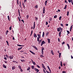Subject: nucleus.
Returning a JSON list of instances; mask_svg holds the SVG:
<instances>
[{
  "instance_id": "1",
  "label": "nucleus",
  "mask_w": 73,
  "mask_h": 73,
  "mask_svg": "<svg viewBox=\"0 0 73 73\" xmlns=\"http://www.w3.org/2000/svg\"><path fill=\"white\" fill-rule=\"evenodd\" d=\"M34 70H35V71H36V72H37V73H38V72L40 71V70H39L36 68H35Z\"/></svg>"
},
{
  "instance_id": "2",
  "label": "nucleus",
  "mask_w": 73,
  "mask_h": 73,
  "mask_svg": "<svg viewBox=\"0 0 73 73\" xmlns=\"http://www.w3.org/2000/svg\"><path fill=\"white\" fill-rule=\"evenodd\" d=\"M44 44H45V42L43 40L41 42V46H42V45Z\"/></svg>"
},
{
  "instance_id": "3",
  "label": "nucleus",
  "mask_w": 73,
  "mask_h": 73,
  "mask_svg": "<svg viewBox=\"0 0 73 73\" xmlns=\"http://www.w3.org/2000/svg\"><path fill=\"white\" fill-rule=\"evenodd\" d=\"M13 55H11L10 56H9V58H10V59H13Z\"/></svg>"
},
{
  "instance_id": "4",
  "label": "nucleus",
  "mask_w": 73,
  "mask_h": 73,
  "mask_svg": "<svg viewBox=\"0 0 73 73\" xmlns=\"http://www.w3.org/2000/svg\"><path fill=\"white\" fill-rule=\"evenodd\" d=\"M33 46V48H34L35 49H36L37 50H38V49L37 48V47H36V46Z\"/></svg>"
},
{
  "instance_id": "5",
  "label": "nucleus",
  "mask_w": 73,
  "mask_h": 73,
  "mask_svg": "<svg viewBox=\"0 0 73 73\" xmlns=\"http://www.w3.org/2000/svg\"><path fill=\"white\" fill-rule=\"evenodd\" d=\"M33 36L35 38H36L37 37V35H36V34L35 33H34Z\"/></svg>"
},
{
  "instance_id": "6",
  "label": "nucleus",
  "mask_w": 73,
  "mask_h": 73,
  "mask_svg": "<svg viewBox=\"0 0 73 73\" xmlns=\"http://www.w3.org/2000/svg\"><path fill=\"white\" fill-rule=\"evenodd\" d=\"M45 7H44L43 9V13H45Z\"/></svg>"
},
{
  "instance_id": "7",
  "label": "nucleus",
  "mask_w": 73,
  "mask_h": 73,
  "mask_svg": "<svg viewBox=\"0 0 73 73\" xmlns=\"http://www.w3.org/2000/svg\"><path fill=\"white\" fill-rule=\"evenodd\" d=\"M38 37H39V38H41V34H37Z\"/></svg>"
},
{
  "instance_id": "8",
  "label": "nucleus",
  "mask_w": 73,
  "mask_h": 73,
  "mask_svg": "<svg viewBox=\"0 0 73 73\" xmlns=\"http://www.w3.org/2000/svg\"><path fill=\"white\" fill-rule=\"evenodd\" d=\"M35 28V22H34L33 29H34Z\"/></svg>"
},
{
  "instance_id": "9",
  "label": "nucleus",
  "mask_w": 73,
  "mask_h": 73,
  "mask_svg": "<svg viewBox=\"0 0 73 73\" xmlns=\"http://www.w3.org/2000/svg\"><path fill=\"white\" fill-rule=\"evenodd\" d=\"M29 52H31V53H32V54H35V52H32V51L30 50Z\"/></svg>"
},
{
  "instance_id": "10",
  "label": "nucleus",
  "mask_w": 73,
  "mask_h": 73,
  "mask_svg": "<svg viewBox=\"0 0 73 73\" xmlns=\"http://www.w3.org/2000/svg\"><path fill=\"white\" fill-rule=\"evenodd\" d=\"M47 40L48 41V42L49 43H50V39L49 38H48L47 39Z\"/></svg>"
},
{
  "instance_id": "11",
  "label": "nucleus",
  "mask_w": 73,
  "mask_h": 73,
  "mask_svg": "<svg viewBox=\"0 0 73 73\" xmlns=\"http://www.w3.org/2000/svg\"><path fill=\"white\" fill-rule=\"evenodd\" d=\"M47 2H48V1H46L44 3L45 6H46V4H47Z\"/></svg>"
},
{
  "instance_id": "12",
  "label": "nucleus",
  "mask_w": 73,
  "mask_h": 73,
  "mask_svg": "<svg viewBox=\"0 0 73 73\" xmlns=\"http://www.w3.org/2000/svg\"><path fill=\"white\" fill-rule=\"evenodd\" d=\"M15 68H16V67H15V66H13L12 67V70H14V69H15Z\"/></svg>"
},
{
  "instance_id": "13",
  "label": "nucleus",
  "mask_w": 73,
  "mask_h": 73,
  "mask_svg": "<svg viewBox=\"0 0 73 73\" xmlns=\"http://www.w3.org/2000/svg\"><path fill=\"white\" fill-rule=\"evenodd\" d=\"M17 46H24V45H21L20 44H17Z\"/></svg>"
},
{
  "instance_id": "14",
  "label": "nucleus",
  "mask_w": 73,
  "mask_h": 73,
  "mask_svg": "<svg viewBox=\"0 0 73 73\" xmlns=\"http://www.w3.org/2000/svg\"><path fill=\"white\" fill-rule=\"evenodd\" d=\"M51 53L52 54V55H54V53H53V50L51 51Z\"/></svg>"
},
{
  "instance_id": "15",
  "label": "nucleus",
  "mask_w": 73,
  "mask_h": 73,
  "mask_svg": "<svg viewBox=\"0 0 73 73\" xmlns=\"http://www.w3.org/2000/svg\"><path fill=\"white\" fill-rule=\"evenodd\" d=\"M22 48H23V47H20L18 49V50H21V49Z\"/></svg>"
},
{
  "instance_id": "16",
  "label": "nucleus",
  "mask_w": 73,
  "mask_h": 73,
  "mask_svg": "<svg viewBox=\"0 0 73 73\" xmlns=\"http://www.w3.org/2000/svg\"><path fill=\"white\" fill-rule=\"evenodd\" d=\"M49 32H47L46 33V36H47L49 34Z\"/></svg>"
},
{
  "instance_id": "17",
  "label": "nucleus",
  "mask_w": 73,
  "mask_h": 73,
  "mask_svg": "<svg viewBox=\"0 0 73 73\" xmlns=\"http://www.w3.org/2000/svg\"><path fill=\"white\" fill-rule=\"evenodd\" d=\"M61 32H60L59 33V37H61Z\"/></svg>"
},
{
  "instance_id": "18",
  "label": "nucleus",
  "mask_w": 73,
  "mask_h": 73,
  "mask_svg": "<svg viewBox=\"0 0 73 73\" xmlns=\"http://www.w3.org/2000/svg\"><path fill=\"white\" fill-rule=\"evenodd\" d=\"M42 66L43 68L45 67V66H44V64H43L42 63Z\"/></svg>"
},
{
  "instance_id": "19",
  "label": "nucleus",
  "mask_w": 73,
  "mask_h": 73,
  "mask_svg": "<svg viewBox=\"0 0 73 73\" xmlns=\"http://www.w3.org/2000/svg\"><path fill=\"white\" fill-rule=\"evenodd\" d=\"M45 35V33H44V32H43V34H42V37H44V35Z\"/></svg>"
},
{
  "instance_id": "20",
  "label": "nucleus",
  "mask_w": 73,
  "mask_h": 73,
  "mask_svg": "<svg viewBox=\"0 0 73 73\" xmlns=\"http://www.w3.org/2000/svg\"><path fill=\"white\" fill-rule=\"evenodd\" d=\"M41 53H42V55H44V51L43 50H41Z\"/></svg>"
},
{
  "instance_id": "21",
  "label": "nucleus",
  "mask_w": 73,
  "mask_h": 73,
  "mask_svg": "<svg viewBox=\"0 0 73 73\" xmlns=\"http://www.w3.org/2000/svg\"><path fill=\"white\" fill-rule=\"evenodd\" d=\"M59 28L60 29V30L61 31V32H62V29L61 28V27H59Z\"/></svg>"
},
{
  "instance_id": "22",
  "label": "nucleus",
  "mask_w": 73,
  "mask_h": 73,
  "mask_svg": "<svg viewBox=\"0 0 73 73\" xmlns=\"http://www.w3.org/2000/svg\"><path fill=\"white\" fill-rule=\"evenodd\" d=\"M57 31L58 32H60V28H58L57 29Z\"/></svg>"
},
{
  "instance_id": "23",
  "label": "nucleus",
  "mask_w": 73,
  "mask_h": 73,
  "mask_svg": "<svg viewBox=\"0 0 73 73\" xmlns=\"http://www.w3.org/2000/svg\"><path fill=\"white\" fill-rule=\"evenodd\" d=\"M67 46L68 47V49H70V47L69 46V44H67Z\"/></svg>"
},
{
  "instance_id": "24",
  "label": "nucleus",
  "mask_w": 73,
  "mask_h": 73,
  "mask_svg": "<svg viewBox=\"0 0 73 73\" xmlns=\"http://www.w3.org/2000/svg\"><path fill=\"white\" fill-rule=\"evenodd\" d=\"M67 7V5H65V7L64 8V9H66Z\"/></svg>"
},
{
  "instance_id": "25",
  "label": "nucleus",
  "mask_w": 73,
  "mask_h": 73,
  "mask_svg": "<svg viewBox=\"0 0 73 73\" xmlns=\"http://www.w3.org/2000/svg\"><path fill=\"white\" fill-rule=\"evenodd\" d=\"M61 55V53H60L59 55V58H60Z\"/></svg>"
},
{
  "instance_id": "26",
  "label": "nucleus",
  "mask_w": 73,
  "mask_h": 73,
  "mask_svg": "<svg viewBox=\"0 0 73 73\" xmlns=\"http://www.w3.org/2000/svg\"><path fill=\"white\" fill-rule=\"evenodd\" d=\"M3 68H7V67L6 66H5V65L4 64H3Z\"/></svg>"
},
{
  "instance_id": "27",
  "label": "nucleus",
  "mask_w": 73,
  "mask_h": 73,
  "mask_svg": "<svg viewBox=\"0 0 73 73\" xmlns=\"http://www.w3.org/2000/svg\"><path fill=\"white\" fill-rule=\"evenodd\" d=\"M40 56V57H41L42 58H43V57H44V56L42 55H41Z\"/></svg>"
},
{
  "instance_id": "28",
  "label": "nucleus",
  "mask_w": 73,
  "mask_h": 73,
  "mask_svg": "<svg viewBox=\"0 0 73 73\" xmlns=\"http://www.w3.org/2000/svg\"><path fill=\"white\" fill-rule=\"evenodd\" d=\"M32 68L33 69H34L35 68V66H31Z\"/></svg>"
},
{
  "instance_id": "29",
  "label": "nucleus",
  "mask_w": 73,
  "mask_h": 73,
  "mask_svg": "<svg viewBox=\"0 0 73 73\" xmlns=\"http://www.w3.org/2000/svg\"><path fill=\"white\" fill-rule=\"evenodd\" d=\"M35 8H38V5H36V6H35Z\"/></svg>"
},
{
  "instance_id": "30",
  "label": "nucleus",
  "mask_w": 73,
  "mask_h": 73,
  "mask_svg": "<svg viewBox=\"0 0 73 73\" xmlns=\"http://www.w3.org/2000/svg\"><path fill=\"white\" fill-rule=\"evenodd\" d=\"M39 38H40L38 37H37V41H39Z\"/></svg>"
},
{
  "instance_id": "31",
  "label": "nucleus",
  "mask_w": 73,
  "mask_h": 73,
  "mask_svg": "<svg viewBox=\"0 0 73 73\" xmlns=\"http://www.w3.org/2000/svg\"><path fill=\"white\" fill-rule=\"evenodd\" d=\"M54 17V19H56V18H57V15H55Z\"/></svg>"
},
{
  "instance_id": "32",
  "label": "nucleus",
  "mask_w": 73,
  "mask_h": 73,
  "mask_svg": "<svg viewBox=\"0 0 73 73\" xmlns=\"http://www.w3.org/2000/svg\"><path fill=\"white\" fill-rule=\"evenodd\" d=\"M69 12L68 11L67 12V16H69Z\"/></svg>"
},
{
  "instance_id": "33",
  "label": "nucleus",
  "mask_w": 73,
  "mask_h": 73,
  "mask_svg": "<svg viewBox=\"0 0 73 73\" xmlns=\"http://www.w3.org/2000/svg\"><path fill=\"white\" fill-rule=\"evenodd\" d=\"M32 62L33 64V65H36V63H35V62Z\"/></svg>"
},
{
  "instance_id": "34",
  "label": "nucleus",
  "mask_w": 73,
  "mask_h": 73,
  "mask_svg": "<svg viewBox=\"0 0 73 73\" xmlns=\"http://www.w3.org/2000/svg\"><path fill=\"white\" fill-rule=\"evenodd\" d=\"M73 25H72L70 27V29H72V28H73Z\"/></svg>"
},
{
  "instance_id": "35",
  "label": "nucleus",
  "mask_w": 73,
  "mask_h": 73,
  "mask_svg": "<svg viewBox=\"0 0 73 73\" xmlns=\"http://www.w3.org/2000/svg\"><path fill=\"white\" fill-rule=\"evenodd\" d=\"M60 66H62V61H61L60 62Z\"/></svg>"
},
{
  "instance_id": "36",
  "label": "nucleus",
  "mask_w": 73,
  "mask_h": 73,
  "mask_svg": "<svg viewBox=\"0 0 73 73\" xmlns=\"http://www.w3.org/2000/svg\"><path fill=\"white\" fill-rule=\"evenodd\" d=\"M41 48H42L41 50H44L45 49V48L44 47H42Z\"/></svg>"
},
{
  "instance_id": "37",
  "label": "nucleus",
  "mask_w": 73,
  "mask_h": 73,
  "mask_svg": "<svg viewBox=\"0 0 73 73\" xmlns=\"http://www.w3.org/2000/svg\"><path fill=\"white\" fill-rule=\"evenodd\" d=\"M18 68L19 69H21V66L20 65L18 66Z\"/></svg>"
},
{
  "instance_id": "38",
  "label": "nucleus",
  "mask_w": 73,
  "mask_h": 73,
  "mask_svg": "<svg viewBox=\"0 0 73 73\" xmlns=\"http://www.w3.org/2000/svg\"><path fill=\"white\" fill-rule=\"evenodd\" d=\"M7 17L8 20H10V19H9V16H8Z\"/></svg>"
},
{
  "instance_id": "39",
  "label": "nucleus",
  "mask_w": 73,
  "mask_h": 73,
  "mask_svg": "<svg viewBox=\"0 0 73 73\" xmlns=\"http://www.w3.org/2000/svg\"><path fill=\"white\" fill-rule=\"evenodd\" d=\"M40 42H41V40H39V41H38V44H40Z\"/></svg>"
},
{
  "instance_id": "40",
  "label": "nucleus",
  "mask_w": 73,
  "mask_h": 73,
  "mask_svg": "<svg viewBox=\"0 0 73 73\" xmlns=\"http://www.w3.org/2000/svg\"><path fill=\"white\" fill-rule=\"evenodd\" d=\"M67 32L68 34H69L70 33V32H69V31L67 30Z\"/></svg>"
},
{
  "instance_id": "41",
  "label": "nucleus",
  "mask_w": 73,
  "mask_h": 73,
  "mask_svg": "<svg viewBox=\"0 0 73 73\" xmlns=\"http://www.w3.org/2000/svg\"><path fill=\"white\" fill-rule=\"evenodd\" d=\"M17 3L18 5H19V0H17Z\"/></svg>"
},
{
  "instance_id": "42",
  "label": "nucleus",
  "mask_w": 73,
  "mask_h": 73,
  "mask_svg": "<svg viewBox=\"0 0 73 73\" xmlns=\"http://www.w3.org/2000/svg\"><path fill=\"white\" fill-rule=\"evenodd\" d=\"M9 30H11L12 29V26H11L9 28Z\"/></svg>"
},
{
  "instance_id": "43",
  "label": "nucleus",
  "mask_w": 73,
  "mask_h": 73,
  "mask_svg": "<svg viewBox=\"0 0 73 73\" xmlns=\"http://www.w3.org/2000/svg\"><path fill=\"white\" fill-rule=\"evenodd\" d=\"M38 19V18L37 17H35V20L37 21Z\"/></svg>"
},
{
  "instance_id": "44",
  "label": "nucleus",
  "mask_w": 73,
  "mask_h": 73,
  "mask_svg": "<svg viewBox=\"0 0 73 73\" xmlns=\"http://www.w3.org/2000/svg\"><path fill=\"white\" fill-rule=\"evenodd\" d=\"M6 57H7V58H9V56H8V55H6Z\"/></svg>"
},
{
  "instance_id": "45",
  "label": "nucleus",
  "mask_w": 73,
  "mask_h": 73,
  "mask_svg": "<svg viewBox=\"0 0 73 73\" xmlns=\"http://www.w3.org/2000/svg\"><path fill=\"white\" fill-rule=\"evenodd\" d=\"M28 17H29V16L28 15H27L26 18L27 19H28Z\"/></svg>"
},
{
  "instance_id": "46",
  "label": "nucleus",
  "mask_w": 73,
  "mask_h": 73,
  "mask_svg": "<svg viewBox=\"0 0 73 73\" xmlns=\"http://www.w3.org/2000/svg\"><path fill=\"white\" fill-rule=\"evenodd\" d=\"M61 16H60L59 17V20H61Z\"/></svg>"
},
{
  "instance_id": "47",
  "label": "nucleus",
  "mask_w": 73,
  "mask_h": 73,
  "mask_svg": "<svg viewBox=\"0 0 73 73\" xmlns=\"http://www.w3.org/2000/svg\"><path fill=\"white\" fill-rule=\"evenodd\" d=\"M31 69L30 68H28L27 69V70H30V69Z\"/></svg>"
},
{
  "instance_id": "48",
  "label": "nucleus",
  "mask_w": 73,
  "mask_h": 73,
  "mask_svg": "<svg viewBox=\"0 0 73 73\" xmlns=\"http://www.w3.org/2000/svg\"><path fill=\"white\" fill-rule=\"evenodd\" d=\"M37 66L38 68H40V67L39 66H38V65H37Z\"/></svg>"
},
{
  "instance_id": "49",
  "label": "nucleus",
  "mask_w": 73,
  "mask_h": 73,
  "mask_svg": "<svg viewBox=\"0 0 73 73\" xmlns=\"http://www.w3.org/2000/svg\"><path fill=\"white\" fill-rule=\"evenodd\" d=\"M43 72L44 73H46V72H45V70H44V69H43Z\"/></svg>"
},
{
  "instance_id": "50",
  "label": "nucleus",
  "mask_w": 73,
  "mask_h": 73,
  "mask_svg": "<svg viewBox=\"0 0 73 73\" xmlns=\"http://www.w3.org/2000/svg\"><path fill=\"white\" fill-rule=\"evenodd\" d=\"M61 26H62V27H64V25H63V24L62 23L60 24Z\"/></svg>"
},
{
  "instance_id": "51",
  "label": "nucleus",
  "mask_w": 73,
  "mask_h": 73,
  "mask_svg": "<svg viewBox=\"0 0 73 73\" xmlns=\"http://www.w3.org/2000/svg\"><path fill=\"white\" fill-rule=\"evenodd\" d=\"M21 61L22 62H24V60H21Z\"/></svg>"
},
{
  "instance_id": "52",
  "label": "nucleus",
  "mask_w": 73,
  "mask_h": 73,
  "mask_svg": "<svg viewBox=\"0 0 73 73\" xmlns=\"http://www.w3.org/2000/svg\"><path fill=\"white\" fill-rule=\"evenodd\" d=\"M18 19L19 22H21V20H20V19L19 18H18Z\"/></svg>"
},
{
  "instance_id": "53",
  "label": "nucleus",
  "mask_w": 73,
  "mask_h": 73,
  "mask_svg": "<svg viewBox=\"0 0 73 73\" xmlns=\"http://www.w3.org/2000/svg\"><path fill=\"white\" fill-rule=\"evenodd\" d=\"M47 68L48 69V70H49V69H50V68H49V66H47Z\"/></svg>"
},
{
  "instance_id": "54",
  "label": "nucleus",
  "mask_w": 73,
  "mask_h": 73,
  "mask_svg": "<svg viewBox=\"0 0 73 73\" xmlns=\"http://www.w3.org/2000/svg\"><path fill=\"white\" fill-rule=\"evenodd\" d=\"M46 72L47 73H50V72H49L48 71H47V70H46Z\"/></svg>"
},
{
  "instance_id": "55",
  "label": "nucleus",
  "mask_w": 73,
  "mask_h": 73,
  "mask_svg": "<svg viewBox=\"0 0 73 73\" xmlns=\"http://www.w3.org/2000/svg\"><path fill=\"white\" fill-rule=\"evenodd\" d=\"M65 3H68V1H66V0H65Z\"/></svg>"
},
{
  "instance_id": "56",
  "label": "nucleus",
  "mask_w": 73,
  "mask_h": 73,
  "mask_svg": "<svg viewBox=\"0 0 73 73\" xmlns=\"http://www.w3.org/2000/svg\"><path fill=\"white\" fill-rule=\"evenodd\" d=\"M21 21H23V23H24V20H23V19L21 20Z\"/></svg>"
},
{
  "instance_id": "57",
  "label": "nucleus",
  "mask_w": 73,
  "mask_h": 73,
  "mask_svg": "<svg viewBox=\"0 0 73 73\" xmlns=\"http://www.w3.org/2000/svg\"><path fill=\"white\" fill-rule=\"evenodd\" d=\"M20 69H21V70H20L21 71V72L23 71V69H22L21 68Z\"/></svg>"
},
{
  "instance_id": "58",
  "label": "nucleus",
  "mask_w": 73,
  "mask_h": 73,
  "mask_svg": "<svg viewBox=\"0 0 73 73\" xmlns=\"http://www.w3.org/2000/svg\"><path fill=\"white\" fill-rule=\"evenodd\" d=\"M48 22L46 21V25H48Z\"/></svg>"
},
{
  "instance_id": "59",
  "label": "nucleus",
  "mask_w": 73,
  "mask_h": 73,
  "mask_svg": "<svg viewBox=\"0 0 73 73\" xmlns=\"http://www.w3.org/2000/svg\"><path fill=\"white\" fill-rule=\"evenodd\" d=\"M62 73H66V72L65 71H63L62 72Z\"/></svg>"
},
{
  "instance_id": "60",
  "label": "nucleus",
  "mask_w": 73,
  "mask_h": 73,
  "mask_svg": "<svg viewBox=\"0 0 73 73\" xmlns=\"http://www.w3.org/2000/svg\"><path fill=\"white\" fill-rule=\"evenodd\" d=\"M58 41H59V42H60V40L59 38H58Z\"/></svg>"
},
{
  "instance_id": "61",
  "label": "nucleus",
  "mask_w": 73,
  "mask_h": 73,
  "mask_svg": "<svg viewBox=\"0 0 73 73\" xmlns=\"http://www.w3.org/2000/svg\"><path fill=\"white\" fill-rule=\"evenodd\" d=\"M64 44H65V42H63L62 43V45Z\"/></svg>"
},
{
  "instance_id": "62",
  "label": "nucleus",
  "mask_w": 73,
  "mask_h": 73,
  "mask_svg": "<svg viewBox=\"0 0 73 73\" xmlns=\"http://www.w3.org/2000/svg\"><path fill=\"white\" fill-rule=\"evenodd\" d=\"M4 59H5V60H7V58L5 57H4Z\"/></svg>"
},
{
  "instance_id": "63",
  "label": "nucleus",
  "mask_w": 73,
  "mask_h": 73,
  "mask_svg": "<svg viewBox=\"0 0 73 73\" xmlns=\"http://www.w3.org/2000/svg\"><path fill=\"white\" fill-rule=\"evenodd\" d=\"M68 1L69 3H70V2H71V1L70 0H68Z\"/></svg>"
},
{
  "instance_id": "64",
  "label": "nucleus",
  "mask_w": 73,
  "mask_h": 73,
  "mask_svg": "<svg viewBox=\"0 0 73 73\" xmlns=\"http://www.w3.org/2000/svg\"><path fill=\"white\" fill-rule=\"evenodd\" d=\"M71 57L72 59L73 58V56H72V55H71Z\"/></svg>"
}]
</instances>
